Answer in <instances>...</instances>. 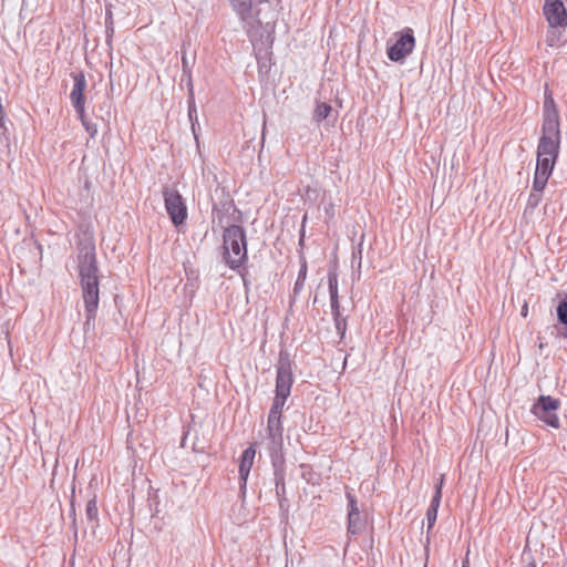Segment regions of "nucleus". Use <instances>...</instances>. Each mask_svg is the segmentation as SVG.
<instances>
[{"mask_svg":"<svg viewBox=\"0 0 567 567\" xmlns=\"http://www.w3.org/2000/svg\"><path fill=\"white\" fill-rule=\"evenodd\" d=\"M97 272L95 246L93 244L85 245L79 252V276L87 324L95 319L100 301Z\"/></svg>","mask_w":567,"mask_h":567,"instance_id":"f257e3e1","label":"nucleus"},{"mask_svg":"<svg viewBox=\"0 0 567 567\" xmlns=\"http://www.w3.org/2000/svg\"><path fill=\"white\" fill-rule=\"evenodd\" d=\"M284 425L282 420H267V451L274 467L277 494L285 491V458H284Z\"/></svg>","mask_w":567,"mask_h":567,"instance_id":"f03ea898","label":"nucleus"},{"mask_svg":"<svg viewBox=\"0 0 567 567\" xmlns=\"http://www.w3.org/2000/svg\"><path fill=\"white\" fill-rule=\"evenodd\" d=\"M223 259L231 270L240 274L248 259L246 230L243 226L231 225L224 230Z\"/></svg>","mask_w":567,"mask_h":567,"instance_id":"7ed1b4c3","label":"nucleus"},{"mask_svg":"<svg viewBox=\"0 0 567 567\" xmlns=\"http://www.w3.org/2000/svg\"><path fill=\"white\" fill-rule=\"evenodd\" d=\"M560 150V128L556 111L548 112L545 115L542 136L537 146V155L558 158Z\"/></svg>","mask_w":567,"mask_h":567,"instance_id":"20e7f679","label":"nucleus"},{"mask_svg":"<svg viewBox=\"0 0 567 567\" xmlns=\"http://www.w3.org/2000/svg\"><path fill=\"white\" fill-rule=\"evenodd\" d=\"M276 388L275 393L290 395L293 384L292 362L290 354L286 350L279 352L276 365Z\"/></svg>","mask_w":567,"mask_h":567,"instance_id":"39448f33","label":"nucleus"},{"mask_svg":"<svg viewBox=\"0 0 567 567\" xmlns=\"http://www.w3.org/2000/svg\"><path fill=\"white\" fill-rule=\"evenodd\" d=\"M560 408V401L550 395H540L532 408V413L547 425L558 429L560 421L556 411Z\"/></svg>","mask_w":567,"mask_h":567,"instance_id":"423d86ee","label":"nucleus"},{"mask_svg":"<svg viewBox=\"0 0 567 567\" xmlns=\"http://www.w3.org/2000/svg\"><path fill=\"white\" fill-rule=\"evenodd\" d=\"M165 209L175 226L184 224L187 218V207L178 190L165 187L163 190Z\"/></svg>","mask_w":567,"mask_h":567,"instance_id":"0eeeda50","label":"nucleus"},{"mask_svg":"<svg viewBox=\"0 0 567 567\" xmlns=\"http://www.w3.org/2000/svg\"><path fill=\"white\" fill-rule=\"evenodd\" d=\"M415 48V38L412 29L400 34L399 39L388 49V58L393 62L402 61L406 55L413 52Z\"/></svg>","mask_w":567,"mask_h":567,"instance_id":"6e6552de","label":"nucleus"},{"mask_svg":"<svg viewBox=\"0 0 567 567\" xmlns=\"http://www.w3.org/2000/svg\"><path fill=\"white\" fill-rule=\"evenodd\" d=\"M543 11L550 28L567 25V11L561 0H546Z\"/></svg>","mask_w":567,"mask_h":567,"instance_id":"1a4fd4ad","label":"nucleus"},{"mask_svg":"<svg viewBox=\"0 0 567 567\" xmlns=\"http://www.w3.org/2000/svg\"><path fill=\"white\" fill-rule=\"evenodd\" d=\"M556 162V158L537 155L536 168L533 178L536 189L546 187Z\"/></svg>","mask_w":567,"mask_h":567,"instance_id":"9d476101","label":"nucleus"},{"mask_svg":"<svg viewBox=\"0 0 567 567\" xmlns=\"http://www.w3.org/2000/svg\"><path fill=\"white\" fill-rule=\"evenodd\" d=\"M73 89L70 93L71 103L79 115H83L85 97L84 91L86 89V79L83 73L73 75Z\"/></svg>","mask_w":567,"mask_h":567,"instance_id":"9b49d317","label":"nucleus"},{"mask_svg":"<svg viewBox=\"0 0 567 567\" xmlns=\"http://www.w3.org/2000/svg\"><path fill=\"white\" fill-rule=\"evenodd\" d=\"M256 455V450L254 445L248 446L240 455V462H239V480H240V489L243 493L246 491V484L247 480L251 470V466L254 464Z\"/></svg>","mask_w":567,"mask_h":567,"instance_id":"f8f14e48","label":"nucleus"},{"mask_svg":"<svg viewBox=\"0 0 567 567\" xmlns=\"http://www.w3.org/2000/svg\"><path fill=\"white\" fill-rule=\"evenodd\" d=\"M444 482V475H441L440 480L435 484V493L431 499V504L426 511V522H427V528L426 534L429 535L430 530L435 525L436 518H437V512L441 504L442 498V487Z\"/></svg>","mask_w":567,"mask_h":567,"instance_id":"ddd939ff","label":"nucleus"},{"mask_svg":"<svg viewBox=\"0 0 567 567\" xmlns=\"http://www.w3.org/2000/svg\"><path fill=\"white\" fill-rule=\"evenodd\" d=\"M288 398V395L275 393V398L269 410L268 419L282 420L281 414Z\"/></svg>","mask_w":567,"mask_h":567,"instance_id":"4468645a","label":"nucleus"},{"mask_svg":"<svg viewBox=\"0 0 567 567\" xmlns=\"http://www.w3.org/2000/svg\"><path fill=\"white\" fill-rule=\"evenodd\" d=\"M236 12V14L240 18V20H245L252 8V0H227Z\"/></svg>","mask_w":567,"mask_h":567,"instance_id":"2eb2a0df","label":"nucleus"},{"mask_svg":"<svg viewBox=\"0 0 567 567\" xmlns=\"http://www.w3.org/2000/svg\"><path fill=\"white\" fill-rule=\"evenodd\" d=\"M307 278V261L303 259L300 265V269L293 285V296L297 297L302 289L305 288V282Z\"/></svg>","mask_w":567,"mask_h":567,"instance_id":"dca6fc26","label":"nucleus"},{"mask_svg":"<svg viewBox=\"0 0 567 567\" xmlns=\"http://www.w3.org/2000/svg\"><path fill=\"white\" fill-rule=\"evenodd\" d=\"M545 188L536 189L535 185L534 184L532 185V190L529 193L527 204H526V210L527 209L534 210L540 204V202L543 199V190Z\"/></svg>","mask_w":567,"mask_h":567,"instance_id":"f3484780","label":"nucleus"},{"mask_svg":"<svg viewBox=\"0 0 567 567\" xmlns=\"http://www.w3.org/2000/svg\"><path fill=\"white\" fill-rule=\"evenodd\" d=\"M331 111H332V107L330 104H328L326 102L318 103L316 106L315 113H313L315 121L321 122V121L326 120L330 115Z\"/></svg>","mask_w":567,"mask_h":567,"instance_id":"a211bd4d","label":"nucleus"},{"mask_svg":"<svg viewBox=\"0 0 567 567\" xmlns=\"http://www.w3.org/2000/svg\"><path fill=\"white\" fill-rule=\"evenodd\" d=\"M546 43L548 47H558L561 43V32L557 28H550L546 34Z\"/></svg>","mask_w":567,"mask_h":567,"instance_id":"6ab92c4d","label":"nucleus"},{"mask_svg":"<svg viewBox=\"0 0 567 567\" xmlns=\"http://www.w3.org/2000/svg\"><path fill=\"white\" fill-rule=\"evenodd\" d=\"M328 287H329L330 298L339 297L338 275H337V272L334 270H330L328 272Z\"/></svg>","mask_w":567,"mask_h":567,"instance_id":"aec40b11","label":"nucleus"},{"mask_svg":"<svg viewBox=\"0 0 567 567\" xmlns=\"http://www.w3.org/2000/svg\"><path fill=\"white\" fill-rule=\"evenodd\" d=\"M364 526L363 520L359 515H355L354 517L348 516V532L355 535L358 534Z\"/></svg>","mask_w":567,"mask_h":567,"instance_id":"412c9836","label":"nucleus"},{"mask_svg":"<svg viewBox=\"0 0 567 567\" xmlns=\"http://www.w3.org/2000/svg\"><path fill=\"white\" fill-rule=\"evenodd\" d=\"M113 14L110 9H106L105 12V28H106V43L111 47L112 38L114 34V25H113Z\"/></svg>","mask_w":567,"mask_h":567,"instance_id":"4be33fe9","label":"nucleus"},{"mask_svg":"<svg viewBox=\"0 0 567 567\" xmlns=\"http://www.w3.org/2000/svg\"><path fill=\"white\" fill-rule=\"evenodd\" d=\"M556 311L558 321L564 324L567 330V297L558 303ZM564 336L567 337V331Z\"/></svg>","mask_w":567,"mask_h":567,"instance_id":"5701e85b","label":"nucleus"},{"mask_svg":"<svg viewBox=\"0 0 567 567\" xmlns=\"http://www.w3.org/2000/svg\"><path fill=\"white\" fill-rule=\"evenodd\" d=\"M85 514L90 522L97 519L99 511L95 498H92L86 503Z\"/></svg>","mask_w":567,"mask_h":567,"instance_id":"b1692460","label":"nucleus"},{"mask_svg":"<svg viewBox=\"0 0 567 567\" xmlns=\"http://www.w3.org/2000/svg\"><path fill=\"white\" fill-rule=\"evenodd\" d=\"M346 497L348 499V516L354 517L355 515H359L360 512L357 506L355 496L351 492L347 491Z\"/></svg>","mask_w":567,"mask_h":567,"instance_id":"393cba45","label":"nucleus"},{"mask_svg":"<svg viewBox=\"0 0 567 567\" xmlns=\"http://www.w3.org/2000/svg\"><path fill=\"white\" fill-rule=\"evenodd\" d=\"M334 327L341 339L344 338L347 332V318L342 315L333 317Z\"/></svg>","mask_w":567,"mask_h":567,"instance_id":"a878e982","label":"nucleus"},{"mask_svg":"<svg viewBox=\"0 0 567 567\" xmlns=\"http://www.w3.org/2000/svg\"><path fill=\"white\" fill-rule=\"evenodd\" d=\"M79 116L85 131L92 138H94L97 135V125L95 123L87 121L84 114Z\"/></svg>","mask_w":567,"mask_h":567,"instance_id":"bb28decb","label":"nucleus"},{"mask_svg":"<svg viewBox=\"0 0 567 567\" xmlns=\"http://www.w3.org/2000/svg\"><path fill=\"white\" fill-rule=\"evenodd\" d=\"M358 264V267H361L362 262V241L358 245V247L352 251V265Z\"/></svg>","mask_w":567,"mask_h":567,"instance_id":"cd10ccee","label":"nucleus"},{"mask_svg":"<svg viewBox=\"0 0 567 567\" xmlns=\"http://www.w3.org/2000/svg\"><path fill=\"white\" fill-rule=\"evenodd\" d=\"M188 115L190 120H193V116L196 115L193 86L189 87Z\"/></svg>","mask_w":567,"mask_h":567,"instance_id":"c85d7f7f","label":"nucleus"},{"mask_svg":"<svg viewBox=\"0 0 567 567\" xmlns=\"http://www.w3.org/2000/svg\"><path fill=\"white\" fill-rule=\"evenodd\" d=\"M330 307L332 317H338L341 315L339 297L330 298Z\"/></svg>","mask_w":567,"mask_h":567,"instance_id":"c756f323","label":"nucleus"},{"mask_svg":"<svg viewBox=\"0 0 567 567\" xmlns=\"http://www.w3.org/2000/svg\"><path fill=\"white\" fill-rule=\"evenodd\" d=\"M182 65H183V72L185 74H187V76H188V86L190 87V86H193L192 78H190V64H189L188 59L185 55H183V58H182Z\"/></svg>","mask_w":567,"mask_h":567,"instance_id":"7c9ffc66","label":"nucleus"},{"mask_svg":"<svg viewBox=\"0 0 567 567\" xmlns=\"http://www.w3.org/2000/svg\"><path fill=\"white\" fill-rule=\"evenodd\" d=\"M527 313H528V306H527V303L525 302V303L523 305L522 309H520V315H522L523 317H526V316H527Z\"/></svg>","mask_w":567,"mask_h":567,"instance_id":"2f4dec72","label":"nucleus"},{"mask_svg":"<svg viewBox=\"0 0 567 567\" xmlns=\"http://www.w3.org/2000/svg\"><path fill=\"white\" fill-rule=\"evenodd\" d=\"M462 567H470V563H468L467 558L463 561Z\"/></svg>","mask_w":567,"mask_h":567,"instance_id":"473e14b6","label":"nucleus"},{"mask_svg":"<svg viewBox=\"0 0 567 567\" xmlns=\"http://www.w3.org/2000/svg\"><path fill=\"white\" fill-rule=\"evenodd\" d=\"M526 567H537L536 563L533 560L526 565Z\"/></svg>","mask_w":567,"mask_h":567,"instance_id":"72a5a7b5","label":"nucleus"},{"mask_svg":"<svg viewBox=\"0 0 567 567\" xmlns=\"http://www.w3.org/2000/svg\"><path fill=\"white\" fill-rule=\"evenodd\" d=\"M259 2H262L264 0H258Z\"/></svg>","mask_w":567,"mask_h":567,"instance_id":"f704fd0d","label":"nucleus"}]
</instances>
